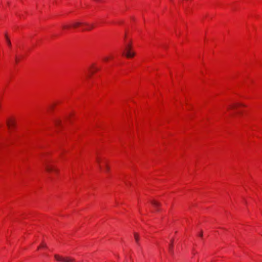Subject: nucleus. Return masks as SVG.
Wrapping results in <instances>:
<instances>
[{"mask_svg":"<svg viewBox=\"0 0 262 262\" xmlns=\"http://www.w3.org/2000/svg\"><path fill=\"white\" fill-rule=\"evenodd\" d=\"M104 59V60L107 61L108 59V57H106Z\"/></svg>","mask_w":262,"mask_h":262,"instance_id":"nucleus-17","label":"nucleus"},{"mask_svg":"<svg viewBox=\"0 0 262 262\" xmlns=\"http://www.w3.org/2000/svg\"><path fill=\"white\" fill-rule=\"evenodd\" d=\"M5 38H6V39L7 40L8 45L10 47H11V41H10V39L9 38V37H8V36L7 34H5Z\"/></svg>","mask_w":262,"mask_h":262,"instance_id":"nucleus-7","label":"nucleus"},{"mask_svg":"<svg viewBox=\"0 0 262 262\" xmlns=\"http://www.w3.org/2000/svg\"><path fill=\"white\" fill-rule=\"evenodd\" d=\"M90 68L93 69V70H90V72H91V73L92 74H94L95 71H97L99 70V68L95 67V64H93L91 66Z\"/></svg>","mask_w":262,"mask_h":262,"instance_id":"nucleus-6","label":"nucleus"},{"mask_svg":"<svg viewBox=\"0 0 262 262\" xmlns=\"http://www.w3.org/2000/svg\"><path fill=\"white\" fill-rule=\"evenodd\" d=\"M200 236L201 237H202V236H203V233H202V232H201V233L200 234Z\"/></svg>","mask_w":262,"mask_h":262,"instance_id":"nucleus-18","label":"nucleus"},{"mask_svg":"<svg viewBox=\"0 0 262 262\" xmlns=\"http://www.w3.org/2000/svg\"><path fill=\"white\" fill-rule=\"evenodd\" d=\"M151 203L152 204V205L155 208L156 210L157 211H159V209H158V207L160 206L161 204L159 202H157V201H156L155 200L151 201Z\"/></svg>","mask_w":262,"mask_h":262,"instance_id":"nucleus-5","label":"nucleus"},{"mask_svg":"<svg viewBox=\"0 0 262 262\" xmlns=\"http://www.w3.org/2000/svg\"><path fill=\"white\" fill-rule=\"evenodd\" d=\"M80 25H84L87 27L86 28L83 29L84 30H90L94 27V26L92 25H91L88 23L80 22V21H78L73 22L71 24V27L73 28H76L77 27H79Z\"/></svg>","mask_w":262,"mask_h":262,"instance_id":"nucleus-3","label":"nucleus"},{"mask_svg":"<svg viewBox=\"0 0 262 262\" xmlns=\"http://www.w3.org/2000/svg\"><path fill=\"white\" fill-rule=\"evenodd\" d=\"M71 27V25H64L62 26L63 29H68L70 28Z\"/></svg>","mask_w":262,"mask_h":262,"instance_id":"nucleus-10","label":"nucleus"},{"mask_svg":"<svg viewBox=\"0 0 262 262\" xmlns=\"http://www.w3.org/2000/svg\"><path fill=\"white\" fill-rule=\"evenodd\" d=\"M109 170H110L109 167L107 165H105V170H106V171L107 172V171H109Z\"/></svg>","mask_w":262,"mask_h":262,"instance_id":"nucleus-15","label":"nucleus"},{"mask_svg":"<svg viewBox=\"0 0 262 262\" xmlns=\"http://www.w3.org/2000/svg\"><path fill=\"white\" fill-rule=\"evenodd\" d=\"M60 122H61V121H60V120H56V121H55V125H56V126H57V125H58L59 124H60Z\"/></svg>","mask_w":262,"mask_h":262,"instance_id":"nucleus-12","label":"nucleus"},{"mask_svg":"<svg viewBox=\"0 0 262 262\" xmlns=\"http://www.w3.org/2000/svg\"><path fill=\"white\" fill-rule=\"evenodd\" d=\"M169 250L171 254H172L173 251H172V244H171V245L169 246Z\"/></svg>","mask_w":262,"mask_h":262,"instance_id":"nucleus-13","label":"nucleus"},{"mask_svg":"<svg viewBox=\"0 0 262 262\" xmlns=\"http://www.w3.org/2000/svg\"><path fill=\"white\" fill-rule=\"evenodd\" d=\"M55 259L59 262H74L75 259L71 257L66 256L63 257L59 254H55L54 255Z\"/></svg>","mask_w":262,"mask_h":262,"instance_id":"nucleus-2","label":"nucleus"},{"mask_svg":"<svg viewBox=\"0 0 262 262\" xmlns=\"http://www.w3.org/2000/svg\"><path fill=\"white\" fill-rule=\"evenodd\" d=\"M7 125L8 126H10L11 125L14 126L15 125L14 122L13 121H12L11 122L8 121L7 122Z\"/></svg>","mask_w":262,"mask_h":262,"instance_id":"nucleus-11","label":"nucleus"},{"mask_svg":"<svg viewBox=\"0 0 262 262\" xmlns=\"http://www.w3.org/2000/svg\"><path fill=\"white\" fill-rule=\"evenodd\" d=\"M97 162L98 163V164H100V159L99 158H97Z\"/></svg>","mask_w":262,"mask_h":262,"instance_id":"nucleus-16","label":"nucleus"},{"mask_svg":"<svg viewBox=\"0 0 262 262\" xmlns=\"http://www.w3.org/2000/svg\"><path fill=\"white\" fill-rule=\"evenodd\" d=\"M44 165L46 171L48 172H55L57 173L58 172V169L55 166L51 164L49 162H45Z\"/></svg>","mask_w":262,"mask_h":262,"instance_id":"nucleus-4","label":"nucleus"},{"mask_svg":"<svg viewBox=\"0 0 262 262\" xmlns=\"http://www.w3.org/2000/svg\"><path fill=\"white\" fill-rule=\"evenodd\" d=\"M132 45L130 43L125 45L124 50L122 53V55L125 56L127 58L133 57L135 55V53L132 50Z\"/></svg>","mask_w":262,"mask_h":262,"instance_id":"nucleus-1","label":"nucleus"},{"mask_svg":"<svg viewBox=\"0 0 262 262\" xmlns=\"http://www.w3.org/2000/svg\"><path fill=\"white\" fill-rule=\"evenodd\" d=\"M134 237H135V239L136 240V242L138 244L139 240V235L137 233H135L134 234Z\"/></svg>","mask_w":262,"mask_h":262,"instance_id":"nucleus-9","label":"nucleus"},{"mask_svg":"<svg viewBox=\"0 0 262 262\" xmlns=\"http://www.w3.org/2000/svg\"><path fill=\"white\" fill-rule=\"evenodd\" d=\"M99 167L100 169L101 168V166L100 165H99Z\"/></svg>","mask_w":262,"mask_h":262,"instance_id":"nucleus-19","label":"nucleus"},{"mask_svg":"<svg viewBox=\"0 0 262 262\" xmlns=\"http://www.w3.org/2000/svg\"><path fill=\"white\" fill-rule=\"evenodd\" d=\"M242 105H243V104L241 103H237L236 104L231 105L228 107V109L234 108L237 106H242Z\"/></svg>","mask_w":262,"mask_h":262,"instance_id":"nucleus-8","label":"nucleus"},{"mask_svg":"<svg viewBox=\"0 0 262 262\" xmlns=\"http://www.w3.org/2000/svg\"><path fill=\"white\" fill-rule=\"evenodd\" d=\"M41 247H44V248H47V245H46V244L42 243L41 246L38 247V249L40 248Z\"/></svg>","mask_w":262,"mask_h":262,"instance_id":"nucleus-14","label":"nucleus"}]
</instances>
